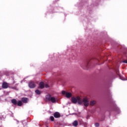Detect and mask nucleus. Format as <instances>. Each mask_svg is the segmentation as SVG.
Wrapping results in <instances>:
<instances>
[{
	"label": "nucleus",
	"instance_id": "f257e3e1",
	"mask_svg": "<svg viewBox=\"0 0 127 127\" xmlns=\"http://www.w3.org/2000/svg\"><path fill=\"white\" fill-rule=\"evenodd\" d=\"M71 102L73 104H78V105H82V98L80 96H77L76 97H72Z\"/></svg>",
	"mask_w": 127,
	"mask_h": 127
},
{
	"label": "nucleus",
	"instance_id": "f03ea898",
	"mask_svg": "<svg viewBox=\"0 0 127 127\" xmlns=\"http://www.w3.org/2000/svg\"><path fill=\"white\" fill-rule=\"evenodd\" d=\"M84 105V107L89 106V99L88 97H84L83 99L81 98V105Z\"/></svg>",
	"mask_w": 127,
	"mask_h": 127
},
{
	"label": "nucleus",
	"instance_id": "7ed1b4c3",
	"mask_svg": "<svg viewBox=\"0 0 127 127\" xmlns=\"http://www.w3.org/2000/svg\"><path fill=\"white\" fill-rule=\"evenodd\" d=\"M47 100L50 102H51L52 103H57L58 102V99L57 98L52 97L50 95H48L47 97Z\"/></svg>",
	"mask_w": 127,
	"mask_h": 127
},
{
	"label": "nucleus",
	"instance_id": "20e7f679",
	"mask_svg": "<svg viewBox=\"0 0 127 127\" xmlns=\"http://www.w3.org/2000/svg\"><path fill=\"white\" fill-rule=\"evenodd\" d=\"M62 93L63 95H65L66 98H71V97H72V94L70 92H66L65 91H63Z\"/></svg>",
	"mask_w": 127,
	"mask_h": 127
},
{
	"label": "nucleus",
	"instance_id": "39448f33",
	"mask_svg": "<svg viewBox=\"0 0 127 127\" xmlns=\"http://www.w3.org/2000/svg\"><path fill=\"white\" fill-rule=\"evenodd\" d=\"M35 83H34V82L33 81H30L29 83V88H35Z\"/></svg>",
	"mask_w": 127,
	"mask_h": 127
},
{
	"label": "nucleus",
	"instance_id": "423d86ee",
	"mask_svg": "<svg viewBox=\"0 0 127 127\" xmlns=\"http://www.w3.org/2000/svg\"><path fill=\"white\" fill-rule=\"evenodd\" d=\"M2 88L3 89H7L8 88V84L5 82H4L2 84Z\"/></svg>",
	"mask_w": 127,
	"mask_h": 127
},
{
	"label": "nucleus",
	"instance_id": "0eeeda50",
	"mask_svg": "<svg viewBox=\"0 0 127 127\" xmlns=\"http://www.w3.org/2000/svg\"><path fill=\"white\" fill-rule=\"evenodd\" d=\"M54 117L56 118H60V113H59V112H56L54 114Z\"/></svg>",
	"mask_w": 127,
	"mask_h": 127
},
{
	"label": "nucleus",
	"instance_id": "6e6552de",
	"mask_svg": "<svg viewBox=\"0 0 127 127\" xmlns=\"http://www.w3.org/2000/svg\"><path fill=\"white\" fill-rule=\"evenodd\" d=\"M39 87L41 89H43V88H44V83L41 82L39 84Z\"/></svg>",
	"mask_w": 127,
	"mask_h": 127
},
{
	"label": "nucleus",
	"instance_id": "1a4fd4ad",
	"mask_svg": "<svg viewBox=\"0 0 127 127\" xmlns=\"http://www.w3.org/2000/svg\"><path fill=\"white\" fill-rule=\"evenodd\" d=\"M22 101L23 102V103H27V102H28V99H27V98H22Z\"/></svg>",
	"mask_w": 127,
	"mask_h": 127
},
{
	"label": "nucleus",
	"instance_id": "9d476101",
	"mask_svg": "<svg viewBox=\"0 0 127 127\" xmlns=\"http://www.w3.org/2000/svg\"><path fill=\"white\" fill-rule=\"evenodd\" d=\"M96 103V101L95 100H92L90 102V106H95V104Z\"/></svg>",
	"mask_w": 127,
	"mask_h": 127
},
{
	"label": "nucleus",
	"instance_id": "9b49d317",
	"mask_svg": "<svg viewBox=\"0 0 127 127\" xmlns=\"http://www.w3.org/2000/svg\"><path fill=\"white\" fill-rule=\"evenodd\" d=\"M73 126V127H77L78 126V121H75L73 123H72Z\"/></svg>",
	"mask_w": 127,
	"mask_h": 127
},
{
	"label": "nucleus",
	"instance_id": "f8f14e48",
	"mask_svg": "<svg viewBox=\"0 0 127 127\" xmlns=\"http://www.w3.org/2000/svg\"><path fill=\"white\" fill-rule=\"evenodd\" d=\"M11 102L12 104H13V105H17V101H16V100L15 99H12L11 100Z\"/></svg>",
	"mask_w": 127,
	"mask_h": 127
},
{
	"label": "nucleus",
	"instance_id": "ddd939ff",
	"mask_svg": "<svg viewBox=\"0 0 127 127\" xmlns=\"http://www.w3.org/2000/svg\"><path fill=\"white\" fill-rule=\"evenodd\" d=\"M22 105V102L21 101H19L17 103V105L19 106H21Z\"/></svg>",
	"mask_w": 127,
	"mask_h": 127
},
{
	"label": "nucleus",
	"instance_id": "4468645a",
	"mask_svg": "<svg viewBox=\"0 0 127 127\" xmlns=\"http://www.w3.org/2000/svg\"><path fill=\"white\" fill-rule=\"evenodd\" d=\"M35 92L36 94H37V95H40L41 94L40 91H39V90H36Z\"/></svg>",
	"mask_w": 127,
	"mask_h": 127
},
{
	"label": "nucleus",
	"instance_id": "2eb2a0df",
	"mask_svg": "<svg viewBox=\"0 0 127 127\" xmlns=\"http://www.w3.org/2000/svg\"><path fill=\"white\" fill-rule=\"evenodd\" d=\"M95 126L96 127H98L100 126V124H99V123H95Z\"/></svg>",
	"mask_w": 127,
	"mask_h": 127
},
{
	"label": "nucleus",
	"instance_id": "dca6fc26",
	"mask_svg": "<svg viewBox=\"0 0 127 127\" xmlns=\"http://www.w3.org/2000/svg\"><path fill=\"white\" fill-rule=\"evenodd\" d=\"M50 119H51V121H54V117H53V116H51L50 117Z\"/></svg>",
	"mask_w": 127,
	"mask_h": 127
},
{
	"label": "nucleus",
	"instance_id": "f3484780",
	"mask_svg": "<svg viewBox=\"0 0 127 127\" xmlns=\"http://www.w3.org/2000/svg\"><path fill=\"white\" fill-rule=\"evenodd\" d=\"M45 86L46 88H49V85H48V84H46L45 85Z\"/></svg>",
	"mask_w": 127,
	"mask_h": 127
},
{
	"label": "nucleus",
	"instance_id": "a211bd4d",
	"mask_svg": "<svg viewBox=\"0 0 127 127\" xmlns=\"http://www.w3.org/2000/svg\"><path fill=\"white\" fill-rule=\"evenodd\" d=\"M123 63H126L127 64V60L124 61Z\"/></svg>",
	"mask_w": 127,
	"mask_h": 127
},
{
	"label": "nucleus",
	"instance_id": "6ab92c4d",
	"mask_svg": "<svg viewBox=\"0 0 127 127\" xmlns=\"http://www.w3.org/2000/svg\"><path fill=\"white\" fill-rule=\"evenodd\" d=\"M0 90H1V88H0Z\"/></svg>",
	"mask_w": 127,
	"mask_h": 127
}]
</instances>
